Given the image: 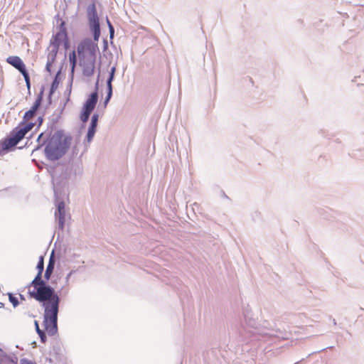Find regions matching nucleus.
I'll return each instance as SVG.
<instances>
[{
	"instance_id": "1",
	"label": "nucleus",
	"mask_w": 364,
	"mask_h": 364,
	"mask_svg": "<svg viewBox=\"0 0 364 364\" xmlns=\"http://www.w3.org/2000/svg\"><path fill=\"white\" fill-rule=\"evenodd\" d=\"M41 99H37L31 108L24 114L23 121L18 126L14 128L7 137L0 141V156L16 146L25 137L26 134L33 128L35 124L29 121L34 117L41 105Z\"/></svg>"
},
{
	"instance_id": "2",
	"label": "nucleus",
	"mask_w": 364,
	"mask_h": 364,
	"mask_svg": "<svg viewBox=\"0 0 364 364\" xmlns=\"http://www.w3.org/2000/svg\"><path fill=\"white\" fill-rule=\"evenodd\" d=\"M43 303L44 307V331L49 335L53 336L57 333V319L59 309L60 299L58 294L54 292L46 299L37 300Z\"/></svg>"
},
{
	"instance_id": "3",
	"label": "nucleus",
	"mask_w": 364,
	"mask_h": 364,
	"mask_svg": "<svg viewBox=\"0 0 364 364\" xmlns=\"http://www.w3.org/2000/svg\"><path fill=\"white\" fill-rule=\"evenodd\" d=\"M77 50L84 68V73L87 75H93L97 55L100 53L97 43L93 42L91 39H85L78 44Z\"/></svg>"
},
{
	"instance_id": "4",
	"label": "nucleus",
	"mask_w": 364,
	"mask_h": 364,
	"mask_svg": "<svg viewBox=\"0 0 364 364\" xmlns=\"http://www.w3.org/2000/svg\"><path fill=\"white\" fill-rule=\"evenodd\" d=\"M38 274L31 282V285L33 287V290L30 291V295L36 300L46 299L51 294L55 292L53 287L47 285L42 279V273L44 269V259L43 256L39 257V260L36 267Z\"/></svg>"
},
{
	"instance_id": "5",
	"label": "nucleus",
	"mask_w": 364,
	"mask_h": 364,
	"mask_svg": "<svg viewBox=\"0 0 364 364\" xmlns=\"http://www.w3.org/2000/svg\"><path fill=\"white\" fill-rule=\"evenodd\" d=\"M67 146L59 134H55L48 141L45 153L47 158L55 161L61 158L66 152Z\"/></svg>"
},
{
	"instance_id": "6",
	"label": "nucleus",
	"mask_w": 364,
	"mask_h": 364,
	"mask_svg": "<svg viewBox=\"0 0 364 364\" xmlns=\"http://www.w3.org/2000/svg\"><path fill=\"white\" fill-rule=\"evenodd\" d=\"M97 100H98V94H97V92L95 91V92H92L90 95V97L87 98V100H86V102L83 106L82 111L80 114V120L82 122L85 123V122H87L91 112H92V110L95 109V107L96 106Z\"/></svg>"
},
{
	"instance_id": "7",
	"label": "nucleus",
	"mask_w": 364,
	"mask_h": 364,
	"mask_svg": "<svg viewBox=\"0 0 364 364\" xmlns=\"http://www.w3.org/2000/svg\"><path fill=\"white\" fill-rule=\"evenodd\" d=\"M6 62L17 69L21 74L27 71L24 63L18 56H9L7 58Z\"/></svg>"
},
{
	"instance_id": "8",
	"label": "nucleus",
	"mask_w": 364,
	"mask_h": 364,
	"mask_svg": "<svg viewBox=\"0 0 364 364\" xmlns=\"http://www.w3.org/2000/svg\"><path fill=\"white\" fill-rule=\"evenodd\" d=\"M55 216L58 218V225L60 228H63L65 225L66 215L65 210V203L63 201L58 203Z\"/></svg>"
},
{
	"instance_id": "9",
	"label": "nucleus",
	"mask_w": 364,
	"mask_h": 364,
	"mask_svg": "<svg viewBox=\"0 0 364 364\" xmlns=\"http://www.w3.org/2000/svg\"><path fill=\"white\" fill-rule=\"evenodd\" d=\"M65 23H61V30L58 32L52 38L51 43L56 48L60 46L62 41L66 37V31L64 27Z\"/></svg>"
},
{
	"instance_id": "10",
	"label": "nucleus",
	"mask_w": 364,
	"mask_h": 364,
	"mask_svg": "<svg viewBox=\"0 0 364 364\" xmlns=\"http://www.w3.org/2000/svg\"><path fill=\"white\" fill-rule=\"evenodd\" d=\"M87 16L89 18L90 24L99 23V18L95 4H92L87 8Z\"/></svg>"
},
{
	"instance_id": "11",
	"label": "nucleus",
	"mask_w": 364,
	"mask_h": 364,
	"mask_svg": "<svg viewBox=\"0 0 364 364\" xmlns=\"http://www.w3.org/2000/svg\"><path fill=\"white\" fill-rule=\"evenodd\" d=\"M115 70H116V68L115 67H112L111 68V71H110V75H109V77L108 78L107 80V89H108V92H107V98L105 100V104H107L109 100H110L111 97H112V82L114 79V73H115Z\"/></svg>"
},
{
	"instance_id": "12",
	"label": "nucleus",
	"mask_w": 364,
	"mask_h": 364,
	"mask_svg": "<svg viewBox=\"0 0 364 364\" xmlns=\"http://www.w3.org/2000/svg\"><path fill=\"white\" fill-rule=\"evenodd\" d=\"M92 31L93 33L94 36V41L95 43H97L99 41V38L100 36V23H95L90 24Z\"/></svg>"
},
{
	"instance_id": "13",
	"label": "nucleus",
	"mask_w": 364,
	"mask_h": 364,
	"mask_svg": "<svg viewBox=\"0 0 364 364\" xmlns=\"http://www.w3.org/2000/svg\"><path fill=\"white\" fill-rule=\"evenodd\" d=\"M53 269H54V262L52 259V258H50L49 263L47 266V268L46 269L45 274H44V277L46 279L48 280L50 279V275L53 271Z\"/></svg>"
},
{
	"instance_id": "14",
	"label": "nucleus",
	"mask_w": 364,
	"mask_h": 364,
	"mask_svg": "<svg viewBox=\"0 0 364 364\" xmlns=\"http://www.w3.org/2000/svg\"><path fill=\"white\" fill-rule=\"evenodd\" d=\"M69 60H70V63L71 65V70L73 72L74 69L75 68V65H76V62H77V60H76V53H75V50H73V52H71L70 53V55H69Z\"/></svg>"
},
{
	"instance_id": "15",
	"label": "nucleus",
	"mask_w": 364,
	"mask_h": 364,
	"mask_svg": "<svg viewBox=\"0 0 364 364\" xmlns=\"http://www.w3.org/2000/svg\"><path fill=\"white\" fill-rule=\"evenodd\" d=\"M35 326H36V329L38 334L41 337V341L44 343L46 341V333H45L46 331L40 329L39 325H38V323L37 321H35Z\"/></svg>"
},
{
	"instance_id": "16",
	"label": "nucleus",
	"mask_w": 364,
	"mask_h": 364,
	"mask_svg": "<svg viewBox=\"0 0 364 364\" xmlns=\"http://www.w3.org/2000/svg\"><path fill=\"white\" fill-rule=\"evenodd\" d=\"M46 141H47V135L46 136L45 133H41L37 139V142L39 146L44 145L46 144Z\"/></svg>"
},
{
	"instance_id": "17",
	"label": "nucleus",
	"mask_w": 364,
	"mask_h": 364,
	"mask_svg": "<svg viewBox=\"0 0 364 364\" xmlns=\"http://www.w3.org/2000/svg\"><path fill=\"white\" fill-rule=\"evenodd\" d=\"M95 132H96V129L92 128V127H89L87 134V141L89 142L92 140V139L95 136Z\"/></svg>"
},
{
	"instance_id": "18",
	"label": "nucleus",
	"mask_w": 364,
	"mask_h": 364,
	"mask_svg": "<svg viewBox=\"0 0 364 364\" xmlns=\"http://www.w3.org/2000/svg\"><path fill=\"white\" fill-rule=\"evenodd\" d=\"M97 122H98V114H95L92 117V119H91V123H90V127H92V128L96 129L97 126Z\"/></svg>"
},
{
	"instance_id": "19",
	"label": "nucleus",
	"mask_w": 364,
	"mask_h": 364,
	"mask_svg": "<svg viewBox=\"0 0 364 364\" xmlns=\"http://www.w3.org/2000/svg\"><path fill=\"white\" fill-rule=\"evenodd\" d=\"M9 299L10 302L13 304L14 307L17 306L18 305V299L13 296L12 294H9Z\"/></svg>"
},
{
	"instance_id": "20",
	"label": "nucleus",
	"mask_w": 364,
	"mask_h": 364,
	"mask_svg": "<svg viewBox=\"0 0 364 364\" xmlns=\"http://www.w3.org/2000/svg\"><path fill=\"white\" fill-rule=\"evenodd\" d=\"M59 82L58 80V75H56L55 80H53L51 88H50V92L53 93L58 87Z\"/></svg>"
},
{
	"instance_id": "21",
	"label": "nucleus",
	"mask_w": 364,
	"mask_h": 364,
	"mask_svg": "<svg viewBox=\"0 0 364 364\" xmlns=\"http://www.w3.org/2000/svg\"><path fill=\"white\" fill-rule=\"evenodd\" d=\"M22 75L25 79L27 87H30V77H29L28 72L26 71L25 73H22Z\"/></svg>"
},
{
	"instance_id": "22",
	"label": "nucleus",
	"mask_w": 364,
	"mask_h": 364,
	"mask_svg": "<svg viewBox=\"0 0 364 364\" xmlns=\"http://www.w3.org/2000/svg\"><path fill=\"white\" fill-rule=\"evenodd\" d=\"M108 25H109V31H110V37L112 38L114 35V28L109 21H108Z\"/></svg>"
},
{
	"instance_id": "23",
	"label": "nucleus",
	"mask_w": 364,
	"mask_h": 364,
	"mask_svg": "<svg viewBox=\"0 0 364 364\" xmlns=\"http://www.w3.org/2000/svg\"><path fill=\"white\" fill-rule=\"evenodd\" d=\"M38 121H39V124H38V126H41L42 122H43V119L41 117H39L38 118Z\"/></svg>"
},
{
	"instance_id": "24",
	"label": "nucleus",
	"mask_w": 364,
	"mask_h": 364,
	"mask_svg": "<svg viewBox=\"0 0 364 364\" xmlns=\"http://www.w3.org/2000/svg\"><path fill=\"white\" fill-rule=\"evenodd\" d=\"M50 63H47V65H46V68H47V70H49V71H50V68H50Z\"/></svg>"
}]
</instances>
